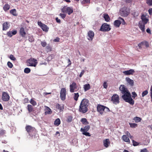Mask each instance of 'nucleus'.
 <instances>
[{
	"mask_svg": "<svg viewBox=\"0 0 152 152\" xmlns=\"http://www.w3.org/2000/svg\"><path fill=\"white\" fill-rule=\"evenodd\" d=\"M31 70L30 68H26L24 69V72L26 73H28L30 72Z\"/></svg>",
	"mask_w": 152,
	"mask_h": 152,
	"instance_id": "58836bf2",
	"label": "nucleus"
},
{
	"mask_svg": "<svg viewBox=\"0 0 152 152\" xmlns=\"http://www.w3.org/2000/svg\"><path fill=\"white\" fill-rule=\"evenodd\" d=\"M7 65L10 68H12L13 66V65L12 64L10 61L8 62Z\"/></svg>",
	"mask_w": 152,
	"mask_h": 152,
	"instance_id": "49530a36",
	"label": "nucleus"
},
{
	"mask_svg": "<svg viewBox=\"0 0 152 152\" xmlns=\"http://www.w3.org/2000/svg\"><path fill=\"white\" fill-rule=\"evenodd\" d=\"M126 134L128 137H130L131 139H132V137L131 136L130 133L128 132H126Z\"/></svg>",
	"mask_w": 152,
	"mask_h": 152,
	"instance_id": "3c124183",
	"label": "nucleus"
},
{
	"mask_svg": "<svg viewBox=\"0 0 152 152\" xmlns=\"http://www.w3.org/2000/svg\"><path fill=\"white\" fill-rule=\"evenodd\" d=\"M103 86L104 88H107V85L106 82H104V83Z\"/></svg>",
	"mask_w": 152,
	"mask_h": 152,
	"instance_id": "bf43d9fd",
	"label": "nucleus"
},
{
	"mask_svg": "<svg viewBox=\"0 0 152 152\" xmlns=\"http://www.w3.org/2000/svg\"><path fill=\"white\" fill-rule=\"evenodd\" d=\"M140 152H149L148 151L146 148H144L141 150Z\"/></svg>",
	"mask_w": 152,
	"mask_h": 152,
	"instance_id": "680f3d73",
	"label": "nucleus"
},
{
	"mask_svg": "<svg viewBox=\"0 0 152 152\" xmlns=\"http://www.w3.org/2000/svg\"><path fill=\"white\" fill-rule=\"evenodd\" d=\"M133 120L135 121L136 123H138L141 121L142 118L138 117H135L133 118Z\"/></svg>",
	"mask_w": 152,
	"mask_h": 152,
	"instance_id": "7c9ffc66",
	"label": "nucleus"
},
{
	"mask_svg": "<svg viewBox=\"0 0 152 152\" xmlns=\"http://www.w3.org/2000/svg\"><path fill=\"white\" fill-rule=\"evenodd\" d=\"M10 58L11 60L13 61H15L16 60L15 58L12 55H10Z\"/></svg>",
	"mask_w": 152,
	"mask_h": 152,
	"instance_id": "de8ad7c7",
	"label": "nucleus"
},
{
	"mask_svg": "<svg viewBox=\"0 0 152 152\" xmlns=\"http://www.w3.org/2000/svg\"><path fill=\"white\" fill-rule=\"evenodd\" d=\"M59 15L63 19L66 16V15L64 14L60 13L59 14Z\"/></svg>",
	"mask_w": 152,
	"mask_h": 152,
	"instance_id": "603ef678",
	"label": "nucleus"
},
{
	"mask_svg": "<svg viewBox=\"0 0 152 152\" xmlns=\"http://www.w3.org/2000/svg\"><path fill=\"white\" fill-rule=\"evenodd\" d=\"M132 1V0H126V2L127 3H129Z\"/></svg>",
	"mask_w": 152,
	"mask_h": 152,
	"instance_id": "69168bd1",
	"label": "nucleus"
},
{
	"mask_svg": "<svg viewBox=\"0 0 152 152\" xmlns=\"http://www.w3.org/2000/svg\"><path fill=\"white\" fill-rule=\"evenodd\" d=\"M30 103L34 106H35L37 104L36 102L32 99H31Z\"/></svg>",
	"mask_w": 152,
	"mask_h": 152,
	"instance_id": "79ce46f5",
	"label": "nucleus"
},
{
	"mask_svg": "<svg viewBox=\"0 0 152 152\" xmlns=\"http://www.w3.org/2000/svg\"><path fill=\"white\" fill-rule=\"evenodd\" d=\"M147 3L150 6H152V0H147Z\"/></svg>",
	"mask_w": 152,
	"mask_h": 152,
	"instance_id": "c03bdc74",
	"label": "nucleus"
},
{
	"mask_svg": "<svg viewBox=\"0 0 152 152\" xmlns=\"http://www.w3.org/2000/svg\"><path fill=\"white\" fill-rule=\"evenodd\" d=\"M45 115L48 114H50L52 113V111L48 107L45 106Z\"/></svg>",
	"mask_w": 152,
	"mask_h": 152,
	"instance_id": "393cba45",
	"label": "nucleus"
},
{
	"mask_svg": "<svg viewBox=\"0 0 152 152\" xmlns=\"http://www.w3.org/2000/svg\"><path fill=\"white\" fill-rule=\"evenodd\" d=\"M126 80L131 86H133L134 85V81L130 79L129 77H127L126 78Z\"/></svg>",
	"mask_w": 152,
	"mask_h": 152,
	"instance_id": "5701e85b",
	"label": "nucleus"
},
{
	"mask_svg": "<svg viewBox=\"0 0 152 152\" xmlns=\"http://www.w3.org/2000/svg\"><path fill=\"white\" fill-rule=\"evenodd\" d=\"M10 26L9 23L7 22H4L3 24V30H6L9 28Z\"/></svg>",
	"mask_w": 152,
	"mask_h": 152,
	"instance_id": "412c9836",
	"label": "nucleus"
},
{
	"mask_svg": "<svg viewBox=\"0 0 152 152\" xmlns=\"http://www.w3.org/2000/svg\"><path fill=\"white\" fill-rule=\"evenodd\" d=\"M110 29L109 25L104 23L101 27L100 30L103 31H108Z\"/></svg>",
	"mask_w": 152,
	"mask_h": 152,
	"instance_id": "9d476101",
	"label": "nucleus"
},
{
	"mask_svg": "<svg viewBox=\"0 0 152 152\" xmlns=\"http://www.w3.org/2000/svg\"><path fill=\"white\" fill-rule=\"evenodd\" d=\"M148 93V91L147 90H146L144 91H143L142 93V96L143 97L147 95Z\"/></svg>",
	"mask_w": 152,
	"mask_h": 152,
	"instance_id": "a19ab883",
	"label": "nucleus"
},
{
	"mask_svg": "<svg viewBox=\"0 0 152 152\" xmlns=\"http://www.w3.org/2000/svg\"><path fill=\"white\" fill-rule=\"evenodd\" d=\"M73 98L76 101H77L78 99V98L79 96V94L78 93H74L73 94Z\"/></svg>",
	"mask_w": 152,
	"mask_h": 152,
	"instance_id": "c756f323",
	"label": "nucleus"
},
{
	"mask_svg": "<svg viewBox=\"0 0 152 152\" xmlns=\"http://www.w3.org/2000/svg\"><path fill=\"white\" fill-rule=\"evenodd\" d=\"M144 23H143L142 21H139L138 26L142 32H144L145 31V25Z\"/></svg>",
	"mask_w": 152,
	"mask_h": 152,
	"instance_id": "a211bd4d",
	"label": "nucleus"
},
{
	"mask_svg": "<svg viewBox=\"0 0 152 152\" xmlns=\"http://www.w3.org/2000/svg\"><path fill=\"white\" fill-rule=\"evenodd\" d=\"M90 126L88 125L86 126L84 128H81V131L82 132H85L88 131L90 129Z\"/></svg>",
	"mask_w": 152,
	"mask_h": 152,
	"instance_id": "c85d7f7f",
	"label": "nucleus"
},
{
	"mask_svg": "<svg viewBox=\"0 0 152 152\" xmlns=\"http://www.w3.org/2000/svg\"><path fill=\"white\" fill-rule=\"evenodd\" d=\"M122 138L123 140L126 142H128L130 141L129 139L126 136V135H124Z\"/></svg>",
	"mask_w": 152,
	"mask_h": 152,
	"instance_id": "473e14b6",
	"label": "nucleus"
},
{
	"mask_svg": "<svg viewBox=\"0 0 152 152\" xmlns=\"http://www.w3.org/2000/svg\"><path fill=\"white\" fill-rule=\"evenodd\" d=\"M69 87L70 91L71 93H73L76 91L75 89L77 88V86L75 82H73L72 84H70Z\"/></svg>",
	"mask_w": 152,
	"mask_h": 152,
	"instance_id": "9b49d317",
	"label": "nucleus"
},
{
	"mask_svg": "<svg viewBox=\"0 0 152 152\" xmlns=\"http://www.w3.org/2000/svg\"><path fill=\"white\" fill-rule=\"evenodd\" d=\"M85 72V71L84 70H82V71L81 72V73L79 75V76L80 77H82V76L83 75V74H84Z\"/></svg>",
	"mask_w": 152,
	"mask_h": 152,
	"instance_id": "4d7b16f0",
	"label": "nucleus"
},
{
	"mask_svg": "<svg viewBox=\"0 0 152 152\" xmlns=\"http://www.w3.org/2000/svg\"><path fill=\"white\" fill-rule=\"evenodd\" d=\"M148 12L150 15L152 14V8H150L148 10Z\"/></svg>",
	"mask_w": 152,
	"mask_h": 152,
	"instance_id": "0e129e2a",
	"label": "nucleus"
},
{
	"mask_svg": "<svg viewBox=\"0 0 152 152\" xmlns=\"http://www.w3.org/2000/svg\"><path fill=\"white\" fill-rule=\"evenodd\" d=\"M132 97L134 99L137 96V94L135 92H132Z\"/></svg>",
	"mask_w": 152,
	"mask_h": 152,
	"instance_id": "8fccbe9b",
	"label": "nucleus"
},
{
	"mask_svg": "<svg viewBox=\"0 0 152 152\" xmlns=\"http://www.w3.org/2000/svg\"><path fill=\"white\" fill-rule=\"evenodd\" d=\"M25 129L30 136L33 137L34 135H36V130L34 127L27 125L26 126Z\"/></svg>",
	"mask_w": 152,
	"mask_h": 152,
	"instance_id": "7ed1b4c3",
	"label": "nucleus"
},
{
	"mask_svg": "<svg viewBox=\"0 0 152 152\" xmlns=\"http://www.w3.org/2000/svg\"><path fill=\"white\" fill-rule=\"evenodd\" d=\"M119 89L122 94L129 91L126 87L124 85H121L119 87Z\"/></svg>",
	"mask_w": 152,
	"mask_h": 152,
	"instance_id": "dca6fc26",
	"label": "nucleus"
},
{
	"mask_svg": "<svg viewBox=\"0 0 152 152\" xmlns=\"http://www.w3.org/2000/svg\"><path fill=\"white\" fill-rule=\"evenodd\" d=\"M10 13L14 16H16L17 15L16 11L15 9L11 10L10 11Z\"/></svg>",
	"mask_w": 152,
	"mask_h": 152,
	"instance_id": "f704fd0d",
	"label": "nucleus"
},
{
	"mask_svg": "<svg viewBox=\"0 0 152 152\" xmlns=\"http://www.w3.org/2000/svg\"><path fill=\"white\" fill-rule=\"evenodd\" d=\"M130 126L132 128H135L137 126V124L135 123H129Z\"/></svg>",
	"mask_w": 152,
	"mask_h": 152,
	"instance_id": "4c0bfd02",
	"label": "nucleus"
},
{
	"mask_svg": "<svg viewBox=\"0 0 152 152\" xmlns=\"http://www.w3.org/2000/svg\"><path fill=\"white\" fill-rule=\"evenodd\" d=\"M5 131L2 129H0V136H3L5 133Z\"/></svg>",
	"mask_w": 152,
	"mask_h": 152,
	"instance_id": "37998d69",
	"label": "nucleus"
},
{
	"mask_svg": "<svg viewBox=\"0 0 152 152\" xmlns=\"http://www.w3.org/2000/svg\"><path fill=\"white\" fill-rule=\"evenodd\" d=\"M121 23L123 25L124 24L125 21L123 19L120 17L118 18V20H115L114 22V25L115 27H118Z\"/></svg>",
	"mask_w": 152,
	"mask_h": 152,
	"instance_id": "0eeeda50",
	"label": "nucleus"
},
{
	"mask_svg": "<svg viewBox=\"0 0 152 152\" xmlns=\"http://www.w3.org/2000/svg\"><path fill=\"white\" fill-rule=\"evenodd\" d=\"M61 12L64 13H67L69 15H70L73 12V10L72 8L64 6L61 9Z\"/></svg>",
	"mask_w": 152,
	"mask_h": 152,
	"instance_id": "20e7f679",
	"label": "nucleus"
},
{
	"mask_svg": "<svg viewBox=\"0 0 152 152\" xmlns=\"http://www.w3.org/2000/svg\"><path fill=\"white\" fill-rule=\"evenodd\" d=\"M83 134L86 136H90V135L89 132H83Z\"/></svg>",
	"mask_w": 152,
	"mask_h": 152,
	"instance_id": "09e8293b",
	"label": "nucleus"
},
{
	"mask_svg": "<svg viewBox=\"0 0 152 152\" xmlns=\"http://www.w3.org/2000/svg\"><path fill=\"white\" fill-rule=\"evenodd\" d=\"M146 31L147 32L149 33V34H151V30L149 28H148L146 29Z\"/></svg>",
	"mask_w": 152,
	"mask_h": 152,
	"instance_id": "052dcab7",
	"label": "nucleus"
},
{
	"mask_svg": "<svg viewBox=\"0 0 152 152\" xmlns=\"http://www.w3.org/2000/svg\"><path fill=\"white\" fill-rule=\"evenodd\" d=\"M103 143L104 146L106 148H108L110 145V143L108 139H106L103 141Z\"/></svg>",
	"mask_w": 152,
	"mask_h": 152,
	"instance_id": "aec40b11",
	"label": "nucleus"
},
{
	"mask_svg": "<svg viewBox=\"0 0 152 152\" xmlns=\"http://www.w3.org/2000/svg\"><path fill=\"white\" fill-rule=\"evenodd\" d=\"M34 39L33 37L31 36H29L28 37V40L30 42H32L34 41Z\"/></svg>",
	"mask_w": 152,
	"mask_h": 152,
	"instance_id": "a18cd8bd",
	"label": "nucleus"
},
{
	"mask_svg": "<svg viewBox=\"0 0 152 152\" xmlns=\"http://www.w3.org/2000/svg\"><path fill=\"white\" fill-rule=\"evenodd\" d=\"M110 111V110L108 108L104 106V112H109Z\"/></svg>",
	"mask_w": 152,
	"mask_h": 152,
	"instance_id": "864d4df0",
	"label": "nucleus"
},
{
	"mask_svg": "<svg viewBox=\"0 0 152 152\" xmlns=\"http://www.w3.org/2000/svg\"><path fill=\"white\" fill-rule=\"evenodd\" d=\"M56 20L57 22L59 23H61V20L60 19H58V18H56Z\"/></svg>",
	"mask_w": 152,
	"mask_h": 152,
	"instance_id": "e2e57ef3",
	"label": "nucleus"
},
{
	"mask_svg": "<svg viewBox=\"0 0 152 152\" xmlns=\"http://www.w3.org/2000/svg\"><path fill=\"white\" fill-rule=\"evenodd\" d=\"M89 104V101L87 99H83L79 106V111L83 113H86L88 111V107Z\"/></svg>",
	"mask_w": 152,
	"mask_h": 152,
	"instance_id": "f257e3e1",
	"label": "nucleus"
},
{
	"mask_svg": "<svg viewBox=\"0 0 152 152\" xmlns=\"http://www.w3.org/2000/svg\"><path fill=\"white\" fill-rule=\"evenodd\" d=\"M122 94L123 95L122 96V98L125 101L132 105L134 104V101L132 99L130 93L129 91Z\"/></svg>",
	"mask_w": 152,
	"mask_h": 152,
	"instance_id": "f03ea898",
	"label": "nucleus"
},
{
	"mask_svg": "<svg viewBox=\"0 0 152 152\" xmlns=\"http://www.w3.org/2000/svg\"><path fill=\"white\" fill-rule=\"evenodd\" d=\"M134 72V70L133 69H130L123 72V73L125 75H132Z\"/></svg>",
	"mask_w": 152,
	"mask_h": 152,
	"instance_id": "6ab92c4d",
	"label": "nucleus"
},
{
	"mask_svg": "<svg viewBox=\"0 0 152 152\" xmlns=\"http://www.w3.org/2000/svg\"><path fill=\"white\" fill-rule=\"evenodd\" d=\"M104 18L105 19V20L107 22H108L110 20V18L107 14L104 15Z\"/></svg>",
	"mask_w": 152,
	"mask_h": 152,
	"instance_id": "2f4dec72",
	"label": "nucleus"
},
{
	"mask_svg": "<svg viewBox=\"0 0 152 152\" xmlns=\"http://www.w3.org/2000/svg\"><path fill=\"white\" fill-rule=\"evenodd\" d=\"M38 24L43 31L45 32H47L48 31L49 28L45 24L42 23L41 21H38Z\"/></svg>",
	"mask_w": 152,
	"mask_h": 152,
	"instance_id": "1a4fd4ad",
	"label": "nucleus"
},
{
	"mask_svg": "<svg viewBox=\"0 0 152 152\" xmlns=\"http://www.w3.org/2000/svg\"><path fill=\"white\" fill-rule=\"evenodd\" d=\"M90 2V0H83V2L84 4H87L89 3Z\"/></svg>",
	"mask_w": 152,
	"mask_h": 152,
	"instance_id": "13d9d810",
	"label": "nucleus"
},
{
	"mask_svg": "<svg viewBox=\"0 0 152 152\" xmlns=\"http://www.w3.org/2000/svg\"><path fill=\"white\" fill-rule=\"evenodd\" d=\"M59 39H60L59 38H56V39H54V41L55 42H59Z\"/></svg>",
	"mask_w": 152,
	"mask_h": 152,
	"instance_id": "338daca9",
	"label": "nucleus"
},
{
	"mask_svg": "<svg viewBox=\"0 0 152 152\" xmlns=\"http://www.w3.org/2000/svg\"><path fill=\"white\" fill-rule=\"evenodd\" d=\"M97 111L101 115L103 114L104 111V106L101 105H98L97 107Z\"/></svg>",
	"mask_w": 152,
	"mask_h": 152,
	"instance_id": "2eb2a0df",
	"label": "nucleus"
},
{
	"mask_svg": "<svg viewBox=\"0 0 152 152\" xmlns=\"http://www.w3.org/2000/svg\"><path fill=\"white\" fill-rule=\"evenodd\" d=\"M60 124V119L58 118L56 119L54 122V124L57 126H58Z\"/></svg>",
	"mask_w": 152,
	"mask_h": 152,
	"instance_id": "72a5a7b5",
	"label": "nucleus"
},
{
	"mask_svg": "<svg viewBox=\"0 0 152 152\" xmlns=\"http://www.w3.org/2000/svg\"><path fill=\"white\" fill-rule=\"evenodd\" d=\"M17 33V31L15 30L12 31H10L7 33V35L8 37H11L13 35H15Z\"/></svg>",
	"mask_w": 152,
	"mask_h": 152,
	"instance_id": "b1692460",
	"label": "nucleus"
},
{
	"mask_svg": "<svg viewBox=\"0 0 152 152\" xmlns=\"http://www.w3.org/2000/svg\"><path fill=\"white\" fill-rule=\"evenodd\" d=\"M41 44L43 47H45L46 46L47 43L45 42H41Z\"/></svg>",
	"mask_w": 152,
	"mask_h": 152,
	"instance_id": "5fc2aeb1",
	"label": "nucleus"
},
{
	"mask_svg": "<svg viewBox=\"0 0 152 152\" xmlns=\"http://www.w3.org/2000/svg\"><path fill=\"white\" fill-rule=\"evenodd\" d=\"M27 107L28 109L29 112H31L32 111L33 108L32 105L30 104H28Z\"/></svg>",
	"mask_w": 152,
	"mask_h": 152,
	"instance_id": "e433bc0d",
	"label": "nucleus"
},
{
	"mask_svg": "<svg viewBox=\"0 0 152 152\" xmlns=\"http://www.w3.org/2000/svg\"><path fill=\"white\" fill-rule=\"evenodd\" d=\"M94 32L91 31H89L88 33V39L90 41L92 40L94 36Z\"/></svg>",
	"mask_w": 152,
	"mask_h": 152,
	"instance_id": "f3484780",
	"label": "nucleus"
},
{
	"mask_svg": "<svg viewBox=\"0 0 152 152\" xmlns=\"http://www.w3.org/2000/svg\"><path fill=\"white\" fill-rule=\"evenodd\" d=\"M119 96L117 94H113L111 98V101L115 104H117L119 103Z\"/></svg>",
	"mask_w": 152,
	"mask_h": 152,
	"instance_id": "423d86ee",
	"label": "nucleus"
},
{
	"mask_svg": "<svg viewBox=\"0 0 152 152\" xmlns=\"http://www.w3.org/2000/svg\"><path fill=\"white\" fill-rule=\"evenodd\" d=\"M90 85L88 83L85 84L83 86V88L85 91L89 90L90 89Z\"/></svg>",
	"mask_w": 152,
	"mask_h": 152,
	"instance_id": "cd10ccee",
	"label": "nucleus"
},
{
	"mask_svg": "<svg viewBox=\"0 0 152 152\" xmlns=\"http://www.w3.org/2000/svg\"><path fill=\"white\" fill-rule=\"evenodd\" d=\"M10 8V6L8 4L5 5L3 7V9L5 11L8 10Z\"/></svg>",
	"mask_w": 152,
	"mask_h": 152,
	"instance_id": "c9c22d12",
	"label": "nucleus"
},
{
	"mask_svg": "<svg viewBox=\"0 0 152 152\" xmlns=\"http://www.w3.org/2000/svg\"><path fill=\"white\" fill-rule=\"evenodd\" d=\"M20 34L23 37H25L26 33L24 29L23 28H21L20 30Z\"/></svg>",
	"mask_w": 152,
	"mask_h": 152,
	"instance_id": "a878e982",
	"label": "nucleus"
},
{
	"mask_svg": "<svg viewBox=\"0 0 152 152\" xmlns=\"http://www.w3.org/2000/svg\"><path fill=\"white\" fill-rule=\"evenodd\" d=\"M56 108L60 111H62L64 109V106L63 104H57L56 105Z\"/></svg>",
	"mask_w": 152,
	"mask_h": 152,
	"instance_id": "bb28decb",
	"label": "nucleus"
},
{
	"mask_svg": "<svg viewBox=\"0 0 152 152\" xmlns=\"http://www.w3.org/2000/svg\"><path fill=\"white\" fill-rule=\"evenodd\" d=\"M66 90L65 88H62L61 90L60 94L61 100L64 101L66 99Z\"/></svg>",
	"mask_w": 152,
	"mask_h": 152,
	"instance_id": "6e6552de",
	"label": "nucleus"
},
{
	"mask_svg": "<svg viewBox=\"0 0 152 152\" xmlns=\"http://www.w3.org/2000/svg\"><path fill=\"white\" fill-rule=\"evenodd\" d=\"M120 13L122 16H126L129 14L128 12L125 8H121L120 11Z\"/></svg>",
	"mask_w": 152,
	"mask_h": 152,
	"instance_id": "4468645a",
	"label": "nucleus"
},
{
	"mask_svg": "<svg viewBox=\"0 0 152 152\" xmlns=\"http://www.w3.org/2000/svg\"><path fill=\"white\" fill-rule=\"evenodd\" d=\"M68 63L69 64H68L69 65H70L71 64V62L70 61V59H68Z\"/></svg>",
	"mask_w": 152,
	"mask_h": 152,
	"instance_id": "774afa93",
	"label": "nucleus"
},
{
	"mask_svg": "<svg viewBox=\"0 0 152 152\" xmlns=\"http://www.w3.org/2000/svg\"><path fill=\"white\" fill-rule=\"evenodd\" d=\"M10 96L6 92H3L2 93V99L5 102L8 101L10 99Z\"/></svg>",
	"mask_w": 152,
	"mask_h": 152,
	"instance_id": "f8f14e48",
	"label": "nucleus"
},
{
	"mask_svg": "<svg viewBox=\"0 0 152 152\" xmlns=\"http://www.w3.org/2000/svg\"><path fill=\"white\" fill-rule=\"evenodd\" d=\"M132 142L133 143V145L134 146H137L138 145V143L137 142L135 141L134 140H132Z\"/></svg>",
	"mask_w": 152,
	"mask_h": 152,
	"instance_id": "6e6d98bb",
	"label": "nucleus"
},
{
	"mask_svg": "<svg viewBox=\"0 0 152 152\" xmlns=\"http://www.w3.org/2000/svg\"><path fill=\"white\" fill-rule=\"evenodd\" d=\"M81 121L83 124H86L87 123V120L86 118H83L81 119Z\"/></svg>",
	"mask_w": 152,
	"mask_h": 152,
	"instance_id": "ea45409f",
	"label": "nucleus"
},
{
	"mask_svg": "<svg viewBox=\"0 0 152 152\" xmlns=\"http://www.w3.org/2000/svg\"><path fill=\"white\" fill-rule=\"evenodd\" d=\"M142 20L140 21H142L143 23L145 24H146L148 21V19L146 18V16L144 15H142L141 17Z\"/></svg>",
	"mask_w": 152,
	"mask_h": 152,
	"instance_id": "4be33fe9",
	"label": "nucleus"
},
{
	"mask_svg": "<svg viewBox=\"0 0 152 152\" xmlns=\"http://www.w3.org/2000/svg\"><path fill=\"white\" fill-rule=\"evenodd\" d=\"M149 46L148 43L146 41L142 42L138 45L140 48H147L149 47Z\"/></svg>",
	"mask_w": 152,
	"mask_h": 152,
	"instance_id": "ddd939ff",
	"label": "nucleus"
},
{
	"mask_svg": "<svg viewBox=\"0 0 152 152\" xmlns=\"http://www.w3.org/2000/svg\"><path fill=\"white\" fill-rule=\"evenodd\" d=\"M37 63V60L34 58H31L27 61V64L28 66L35 67Z\"/></svg>",
	"mask_w": 152,
	"mask_h": 152,
	"instance_id": "39448f33",
	"label": "nucleus"
}]
</instances>
